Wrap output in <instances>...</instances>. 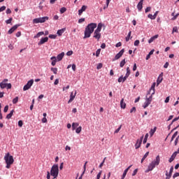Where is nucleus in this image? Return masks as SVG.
<instances>
[{"label": "nucleus", "mask_w": 179, "mask_h": 179, "mask_svg": "<svg viewBox=\"0 0 179 179\" xmlns=\"http://www.w3.org/2000/svg\"><path fill=\"white\" fill-rule=\"evenodd\" d=\"M97 27L96 23H90L86 27L85 30V36L83 38H89L92 36V33L94 31V29Z\"/></svg>", "instance_id": "obj_1"}, {"label": "nucleus", "mask_w": 179, "mask_h": 179, "mask_svg": "<svg viewBox=\"0 0 179 179\" xmlns=\"http://www.w3.org/2000/svg\"><path fill=\"white\" fill-rule=\"evenodd\" d=\"M160 164V155H157L155 158V160L152 161L149 164L148 169L145 171V173H149V171H152L153 169L156 167V166H159Z\"/></svg>", "instance_id": "obj_2"}, {"label": "nucleus", "mask_w": 179, "mask_h": 179, "mask_svg": "<svg viewBox=\"0 0 179 179\" xmlns=\"http://www.w3.org/2000/svg\"><path fill=\"white\" fill-rule=\"evenodd\" d=\"M58 174H59V169H58V164H54L50 170V176L53 177V178H57L58 177Z\"/></svg>", "instance_id": "obj_3"}, {"label": "nucleus", "mask_w": 179, "mask_h": 179, "mask_svg": "<svg viewBox=\"0 0 179 179\" xmlns=\"http://www.w3.org/2000/svg\"><path fill=\"white\" fill-rule=\"evenodd\" d=\"M9 80L4 79L1 83H0L1 89H12V84L8 83Z\"/></svg>", "instance_id": "obj_4"}, {"label": "nucleus", "mask_w": 179, "mask_h": 179, "mask_svg": "<svg viewBox=\"0 0 179 179\" xmlns=\"http://www.w3.org/2000/svg\"><path fill=\"white\" fill-rule=\"evenodd\" d=\"M4 160L6 163H8V164H13L15 159H13V156L10 155V153L8 152L4 156Z\"/></svg>", "instance_id": "obj_5"}, {"label": "nucleus", "mask_w": 179, "mask_h": 179, "mask_svg": "<svg viewBox=\"0 0 179 179\" xmlns=\"http://www.w3.org/2000/svg\"><path fill=\"white\" fill-rule=\"evenodd\" d=\"M48 17H42L38 18H35L33 20L34 24H38V23H44L46 20H48Z\"/></svg>", "instance_id": "obj_6"}, {"label": "nucleus", "mask_w": 179, "mask_h": 179, "mask_svg": "<svg viewBox=\"0 0 179 179\" xmlns=\"http://www.w3.org/2000/svg\"><path fill=\"white\" fill-rule=\"evenodd\" d=\"M34 83V80L31 79V80H29L27 82V85H25L23 87L24 92H26V90H29V89H30V87H31V86H33Z\"/></svg>", "instance_id": "obj_7"}, {"label": "nucleus", "mask_w": 179, "mask_h": 179, "mask_svg": "<svg viewBox=\"0 0 179 179\" xmlns=\"http://www.w3.org/2000/svg\"><path fill=\"white\" fill-rule=\"evenodd\" d=\"M152 97H153V95L151 94V96H150L149 98H147L145 99V102L143 105V108H146L147 107H149L150 104L152 103V100H153Z\"/></svg>", "instance_id": "obj_8"}, {"label": "nucleus", "mask_w": 179, "mask_h": 179, "mask_svg": "<svg viewBox=\"0 0 179 179\" xmlns=\"http://www.w3.org/2000/svg\"><path fill=\"white\" fill-rule=\"evenodd\" d=\"M93 37L99 41L100 38H101V34L100 33V31H97V29H95Z\"/></svg>", "instance_id": "obj_9"}, {"label": "nucleus", "mask_w": 179, "mask_h": 179, "mask_svg": "<svg viewBox=\"0 0 179 179\" xmlns=\"http://www.w3.org/2000/svg\"><path fill=\"white\" fill-rule=\"evenodd\" d=\"M143 141V136H142L140 139L137 140V141L135 144L136 149H139V148H141V145H142V141Z\"/></svg>", "instance_id": "obj_10"}, {"label": "nucleus", "mask_w": 179, "mask_h": 179, "mask_svg": "<svg viewBox=\"0 0 179 179\" xmlns=\"http://www.w3.org/2000/svg\"><path fill=\"white\" fill-rule=\"evenodd\" d=\"M124 52H125L124 49H122L120 52H118L115 56V59H120L122 55H124Z\"/></svg>", "instance_id": "obj_11"}, {"label": "nucleus", "mask_w": 179, "mask_h": 179, "mask_svg": "<svg viewBox=\"0 0 179 179\" xmlns=\"http://www.w3.org/2000/svg\"><path fill=\"white\" fill-rule=\"evenodd\" d=\"M17 27H20V24H15L13 27H11L8 30V34H12V33H13V31H15V30H16Z\"/></svg>", "instance_id": "obj_12"}, {"label": "nucleus", "mask_w": 179, "mask_h": 179, "mask_svg": "<svg viewBox=\"0 0 179 179\" xmlns=\"http://www.w3.org/2000/svg\"><path fill=\"white\" fill-rule=\"evenodd\" d=\"M48 41V37L42 38L41 41L38 43V45H43V44L47 43Z\"/></svg>", "instance_id": "obj_13"}, {"label": "nucleus", "mask_w": 179, "mask_h": 179, "mask_svg": "<svg viewBox=\"0 0 179 179\" xmlns=\"http://www.w3.org/2000/svg\"><path fill=\"white\" fill-rule=\"evenodd\" d=\"M75 97H76V91L75 92V94L73 95V92H72L70 94V99L68 101V103L69 104V103H72L73 100H75Z\"/></svg>", "instance_id": "obj_14"}, {"label": "nucleus", "mask_w": 179, "mask_h": 179, "mask_svg": "<svg viewBox=\"0 0 179 179\" xmlns=\"http://www.w3.org/2000/svg\"><path fill=\"white\" fill-rule=\"evenodd\" d=\"M143 8V0H141L137 5V9H138V11L141 12Z\"/></svg>", "instance_id": "obj_15"}, {"label": "nucleus", "mask_w": 179, "mask_h": 179, "mask_svg": "<svg viewBox=\"0 0 179 179\" xmlns=\"http://www.w3.org/2000/svg\"><path fill=\"white\" fill-rule=\"evenodd\" d=\"M161 82H163V73H162L159 76V77H158V78H157V86H159V84L161 83Z\"/></svg>", "instance_id": "obj_16"}, {"label": "nucleus", "mask_w": 179, "mask_h": 179, "mask_svg": "<svg viewBox=\"0 0 179 179\" xmlns=\"http://www.w3.org/2000/svg\"><path fill=\"white\" fill-rule=\"evenodd\" d=\"M131 167H132V165H130L129 167H127V168L124 170V173H123V174H122V178H121V179L125 178V177L127 176V173H128V171H129V169H131Z\"/></svg>", "instance_id": "obj_17"}, {"label": "nucleus", "mask_w": 179, "mask_h": 179, "mask_svg": "<svg viewBox=\"0 0 179 179\" xmlns=\"http://www.w3.org/2000/svg\"><path fill=\"white\" fill-rule=\"evenodd\" d=\"M87 9V6H83L81 9H80L78 10L79 16H80L83 13V12H85V10H86Z\"/></svg>", "instance_id": "obj_18"}, {"label": "nucleus", "mask_w": 179, "mask_h": 179, "mask_svg": "<svg viewBox=\"0 0 179 179\" xmlns=\"http://www.w3.org/2000/svg\"><path fill=\"white\" fill-rule=\"evenodd\" d=\"M65 31H66V28H63L62 29H59L57 32V34L58 36H62V34H64V33H65Z\"/></svg>", "instance_id": "obj_19"}, {"label": "nucleus", "mask_w": 179, "mask_h": 179, "mask_svg": "<svg viewBox=\"0 0 179 179\" xmlns=\"http://www.w3.org/2000/svg\"><path fill=\"white\" fill-rule=\"evenodd\" d=\"M176 157H177V152H173V154L171 155L169 160V163H172V162H174V159H176Z\"/></svg>", "instance_id": "obj_20"}, {"label": "nucleus", "mask_w": 179, "mask_h": 179, "mask_svg": "<svg viewBox=\"0 0 179 179\" xmlns=\"http://www.w3.org/2000/svg\"><path fill=\"white\" fill-rule=\"evenodd\" d=\"M64 55H65L64 52H62V53L59 54L57 56V61H62V58H64Z\"/></svg>", "instance_id": "obj_21"}, {"label": "nucleus", "mask_w": 179, "mask_h": 179, "mask_svg": "<svg viewBox=\"0 0 179 179\" xmlns=\"http://www.w3.org/2000/svg\"><path fill=\"white\" fill-rule=\"evenodd\" d=\"M120 107L121 108H122L123 110L126 108L127 107V103H125V102H124V98H122L120 101Z\"/></svg>", "instance_id": "obj_22"}, {"label": "nucleus", "mask_w": 179, "mask_h": 179, "mask_svg": "<svg viewBox=\"0 0 179 179\" xmlns=\"http://www.w3.org/2000/svg\"><path fill=\"white\" fill-rule=\"evenodd\" d=\"M159 38V35L157 34L151 37L148 41L149 44H150L151 43H153L156 40V38Z\"/></svg>", "instance_id": "obj_23"}, {"label": "nucleus", "mask_w": 179, "mask_h": 179, "mask_svg": "<svg viewBox=\"0 0 179 179\" xmlns=\"http://www.w3.org/2000/svg\"><path fill=\"white\" fill-rule=\"evenodd\" d=\"M173 170H174V167H173V166H171V169H170V171H169V176H167V177L166 178V179L171 178V175L173 174Z\"/></svg>", "instance_id": "obj_24"}, {"label": "nucleus", "mask_w": 179, "mask_h": 179, "mask_svg": "<svg viewBox=\"0 0 179 179\" xmlns=\"http://www.w3.org/2000/svg\"><path fill=\"white\" fill-rule=\"evenodd\" d=\"M50 59L52 60V66H55V64H57V57L54 56V57H52Z\"/></svg>", "instance_id": "obj_25"}, {"label": "nucleus", "mask_w": 179, "mask_h": 179, "mask_svg": "<svg viewBox=\"0 0 179 179\" xmlns=\"http://www.w3.org/2000/svg\"><path fill=\"white\" fill-rule=\"evenodd\" d=\"M13 113H15V110H12L10 113L6 115L7 120H10V118H12V115H13Z\"/></svg>", "instance_id": "obj_26"}, {"label": "nucleus", "mask_w": 179, "mask_h": 179, "mask_svg": "<svg viewBox=\"0 0 179 179\" xmlns=\"http://www.w3.org/2000/svg\"><path fill=\"white\" fill-rule=\"evenodd\" d=\"M155 86H156V83H154L152 86H151V88L150 90V92H152V96H153V94H155Z\"/></svg>", "instance_id": "obj_27"}, {"label": "nucleus", "mask_w": 179, "mask_h": 179, "mask_svg": "<svg viewBox=\"0 0 179 179\" xmlns=\"http://www.w3.org/2000/svg\"><path fill=\"white\" fill-rule=\"evenodd\" d=\"M78 127H79V123L73 122L72 124V129H73V131H75V129H76V128H78Z\"/></svg>", "instance_id": "obj_28"}, {"label": "nucleus", "mask_w": 179, "mask_h": 179, "mask_svg": "<svg viewBox=\"0 0 179 179\" xmlns=\"http://www.w3.org/2000/svg\"><path fill=\"white\" fill-rule=\"evenodd\" d=\"M43 34H44V31H40L34 38H38V37L43 36Z\"/></svg>", "instance_id": "obj_29"}, {"label": "nucleus", "mask_w": 179, "mask_h": 179, "mask_svg": "<svg viewBox=\"0 0 179 179\" xmlns=\"http://www.w3.org/2000/svg\"><path fill=\"white\" fill-rule=\"evenodd\" d=\"M102 27H103V24L99 23L96 30H97L98 31H101Z\"/></svg>", "instance_id": "obj_30"}, {"label": "nucleus", "mask_w": 179, "mask_h": 179, "mask_svg": "<svg viewBox=\"0 0 179 179\" xmlns=\"http://www.w3.org/2000/svg\"><path fill=\"white\" fill-rule=\"evenodd\" d=\"M156 129H157V127H154V129H152L150 131V135H153L155 134V132H156Z\"/></svg>", "instance_id": "obj_31"}, {"label": "nucleus", "mask_w": 179, "mask_h": 179, "mask_svg": "<svg viewBox=\"0 0 179 179\" xmlns=\"http://www.w3.org/2000/svg\"><path fill=\"white\" fill-rule=\"evenodd\" d=\"M51 71H52V72H53V73H55V75H57V73L58 72V69L52 67Z\"/></svg>", "instance_id": "obj_32"}, {"label": "nucleus", "mask_w": 179, "mask_h": 179, "mask_svg": "<svg viewBox=\"0 0 179 179\" xmlns=\"http://www.w3.org/2000/svg\"><path fill=\"white\" fill-rule=\"evenodd\" d=\"M81 131H82V127L80 126L77 127V129H76V134H80Z\"/></svg>", "instance_id": "obj_33"}, {"label": "nucleus", "mask_w": 179, "mask_h": 179, "mask_svg": "<svg viewBox=\"0 0 179 179\" xmlns=\"http://www.w3.org/2000/svg\"><path fill=\"white\" fill-rule=\"evenodd\" d=\"M131 31H130L128 34V35L126 36V41L128 42L129 41V39L131 38Z\"/></svg>", "instance_id": "obj_34"}, {"label": "nucleus", "mask_w": 179, "mask_h": 179, "mask_svg": "<svg viewBox=\"0 0 179 179\" xmlns=\"http://www.w3.org/2000/svg\"><path fill=\"white\" fill-rule=\"evenodd\" d=\"M12 20H13V18L10 17L8 20H6V24H10L12 23Z\"/></svg>", "instance_id": "obj_35"}, {"label": "nucleus", "mask_w": 179, "mask_h": 179, "mask_svg": "<svg viewBox=\"0 0 179 179\" xmlns=\"http://www.w3.org/2000/svg\"><path fill=\"white\" fill-rule=\"evenodd\" d=\"M173 33H178V28H177V27H174L173 28L172 34H173Z\"/></svg>", "instance_id": "obj_36"}, {"label": "nucleus", "mask_w": 179, "mask_h": 179, "mask_svg": "<svg viewBox=\"0 0 179 179\" xmlns=\"http://www.w3.org/2000/svg\"><path fill=\"white\" fill-rule=\"evenodd\" d=\"M19 101V97L16 96L15 99H13V103L16 104Z\"/></svg>", "instance_id": "obj_37"}, {"label": "nucleus", "mask_w": 179, "mask_h": 179, "mask_svg": "<svg viewBox=\"0 0 179 179\" xmlns=\"http://www.w3.org/2000/svg\"><path fill=\"white\" fill-rule=\"evenodd\" d=\"M117 82H119V83H121V82H125V81H124V76H121L118 78Z\"/></svg>", "instance_id": "obj_38"}, {"label": "nucleus", "mask_w": 179, "mask_h": 179, "mask_svg": "<svg viewBox=\"0 0 179 179\" xmlns=\"http://www.w3.org/2000/svg\"><path fill=\"white\" fill-rule=\"evenodd\" d=\"M126 62L125 59H124L121 62H120V68H123L124 65H125Z\"/></svg>", "instance_id": "obj_39"}, {"label": "nucleus", "mask_w": 179, "mask_h": 179, "mask_svg": "<svg viewBox=\"0 0 179 179\" xmlns=\"http://www.w3.org/2000/svg\"><path fill=\"white\" fill-rule=\"evenodd\" d=\"M66 12V8L63 7L60 9V13H65Z\"/></svg>", "instance_id": "obj_40"}, {"label": "nucleus", "mask_w": 179, "mask_h": 179, "mask_svg": "<svg viewBox=\"0 0 179 179\" xmlns=\"http://www.w3.org/2000/svg\"><path fill=\"white\" fill-rule=\"evenodd\" d=\"M127 76H129V75H131V70L129 69V67L127 68V73H126Z\"/></svg>", "instance_id": "obj_41"}, {"label": "nucleus", "mask_w": 179, "mask_h": 179, "mask_svg": "<svg viewBox=\"0 0 179 179\" xmlns=\"http://www.w3.org/2000/svg\"><path fill=\"white\" fill-rule=\"evenodd\" d=\"M103 68V64L99 63L96 66V69H101Z\"/></svg>", "instance_id": "obj_42"}, {"label": "nucleus", "mask_w": 179, "mask_h": 179, "mask_svg": "<svg viewBox=\"0 0 179 179\" xmlns=\"http://www.w3.org/2000/svg\"><path fill=\"white\" fill-rule=\"evenodd\" d=\"M148 17H149V19H152V20L156 19V18L155 17V15H152V14H149V15H148Z\"/></svg>", "instance_id": "obj_43"}, {"label": "nucleus", "mask_w": 179, "mask_h": 179, "mask_svg": "<svg viewBox=\"0 0 179 179\" xmlns=\"http://www.w3.org/2000/svg\"><path fill=\"white\" fill-rule=\"evenodd\" d=\"M49 38L55 39V38H57V35L50 34L49 35Z\"/></svg>", "instance_id": "obj_44"}, {"label": "nucleus", "mask_w": 179, "mask_h": 179, "mask_svg": "<svg viewBox=\"0 0 179 179\" xmlns=\"http://www.w3.org/2000/svg\"><path fill=\"white\" fill-rule=\"evenodd\" d=\"M72 54H73V51H72V50H69L66 52V55H68V57H71V55H72Z\"/></svg>", "instance_id": "obj_45"}, {"label": "nucleus", "mask_w": 179, "mask_h": 179, "mask_svg": "<svg viewBox=\"0 0 179 179\" xmlns=\"http://www.w3.org/2000/svg\"><path fill=\"white\" fill-rule=\"evenodd\" d=\"M122 125H120L115 131V134H118V132H120V131L121 130Z\"/></svg>", "instance_id": "obj_46"}, {"label": "nucleus", "mask_w": 179, "mask_h": 179, "mask_svg": "<svg viewBox=\"0 0 179 179\" xmlns=\"http://www.w3.org/2000/svg\"><path fill=\"white\" fill-rule=\"evenodd\" d=\"M141 42L139 41V40H136L135 41H134V45L136 46V47H138V45H139V43H140Z\"/></svg>", "instance_id": "obj_47"}, {"label": "nucleus", "mask_w": 179, "mask_h": 179, "mask_svg": "<svg viewBox=\"0 0 179 179\" xmlns=\"http://www.w3.org/2000/svg\"><path fill=\"white\" fill-rule=\"evenodd\" d=\"M101 173H103V171H100L99 173L96 176V179H100V178L101 177Z\"/></svg>", "instance_id": "obj_48"}, {"label": "nucleus", "mask_w": 179, "mask_h": 179, "mask_svg": "<svg viewBox=\"0 0 179 179\" xmlns=\"http://www.w3.org/2000/svg\"><path fill=\"white\" fill-rule=\"evenodd\" d=\"M104 162H106V157L103 159V162L99 165V169H101L104 166Z\"/></svg>", "instance_id": "obj_49"}, {"label": "nucleus", "mask_w": 179, "mask_h": 179, "mask_svg": "<svg viewBox=\"0 0 179 179\" xmlns=\"http://www.w3.org/2000/svg\"><path fill=\"white\" fill-rule=\"evenodd\" d=\"M179 120V116L178 117H175L173 120L172 122L171 123L170 125H173V122H176V121H178Z\"/></svg>", "instance_id": "obj_50"}, {"label": "nucleus", "mask_w": 179, "mask_h": 179, "mask_svg": "<svg viewBox=\"0 0 179 179\" xmlns=\"http://www.w3.org/2000/svg\"><path fill=\"white\" fill-rule=\"evenodd\" d=\"M8 110H9V106L7 105L4 107V113H8Z\"/></svg>", "instance_id": "obj_51"}, {"label": "nucleus", "mask_w": 179, "mask_h": 179, "mask_svg": "<svg viewBox=\"0 0 179 179\" xmlns=\"http://www.w3.org/2000/svg\"><path fill=\"white\" fill-rule=\"evenodd\" d=\"M148 135H145L144 139H143V143H146L148 142Z\"/></svg>", "instance_id": "obj_52"}, {"label": "nucleus", "mask_w": 179, "mask_h": 179, "mask_svg": "<svg viewBox=\"0 0 179 179\" xmlns=\"http://www.w3.org/2000/svg\"><path fill=\"white\" fill-rule=\"evenodd\" d=\"M136 107H133L131 110H130V113H136Z\"/></svg>", "instance_id": "obj_53"}, {"label": "nucleus", "mask_w": 179, "mask_h": 179, "mask_svg": "<svg viewBox=\"0 0 179 179\" xmlns=\"http://www.w3.org/2000/svg\"><path fill=\"white\" fill-rule=\"evenodd\" d=\"M6 9V6H3L0 8V12H3Z\"/></svg>", "instance_id": "obj_54"}, {"label": "nucleus", "mask_w": 179, "mask_h": 179, "mask_svg": "<svg viewBox=\"0 0 179 179\" xmlns=\"http://www.w3.org/2000/svg\"><path fill=\"white\" fill-rule=\"evenodd\" d=\"M100 51H101L100 49H98L96 51V57H99L100 55Z\"/></svg>", "instance_id": "obj_55"}, {"label": "nucleus", "mask_w": 179, "mask_h": 179, "mask_svg": "<svg viewBox=\"0 0 179 179\" xmlns=\"http://www.w3.org/2000/svg\"><path fill=\"white\" fill-rule=\"evenodd\" d=\"M18 127H23V121L20 120L18 122Z\"/></svg>", "instance_id": "obj_56"}, {"label": "nucleus", "mask_w": 179, "mask_h": 179, "mask_svg": "<svg viewBox=\"0 0 179 179\" xmlns=\"http://www.w3.org/2000/svg\"><path fill=\"white\" fill-rule=\"evenodd\" d=\"M50 174H51V173H50V171H48V172H47V177H46L47 179L51 178V175H50Z\"/></svg>", "instance_id": "obj_57"}, {"label": "nucleus", "mask_w": 179, "mask_h": 179, "mask_svg": "<svg viewBox=\"0 0 179 179\" xmlns=\"http://www.w3.org/2000/svg\"><path fill=\"white\" fill-rule=\"evenodd\" d=\"M176 177H179V173L176 172L173 176V178H176Z\"/></svg>", "instance_id": "obj_58"}, {"label": "nucleus", "mask_w": 179, "mask_h": 179, "mask_svg": "<svg viewBox=\"0 0 179 179\" xmlns=\"http://www.w3.org/2000/svg\"><path fill=\"white\" fill-rule=\"evenodd\" d=\"M152 9V8L150 7H147L145 8V13H148V12H150V10Z\"/></svg>", "instance_id": "obj_59"}, {"label": "nucleus", "mask_w": 179, "mask_h": 179, "mask_svg": "<svg viewBox=\"0 0 179 179\" xmlns=\"http://www.w3.org/2000/svg\"><path fill=\"white\" fill-rule=\"evenodd\" d=\"M6 13H7V15H9V14L12 13V10H10V8H7Z\"/></svg>", "instance_id": "obj_60"}, {"label": "nucleus", "mask_w": 179, "mask_h": 179, "mask_svg": "<svg viewBox=\"0 0 179 179\" xmlns=\"http://www.w3.org/2000/svg\"><path fill=\"white\" fill-rule=\"evenodd\" d=\"M148 156H149V152H147L144 155V156L143 157V158L144 159H145L146 157H148Z\"/></svg>", "instance_id": "obj_61"}, {"label": "nucleus", "mask_w": 179, "mask_h": 179, "mask_svg": "<svg viewBox=\"0 0 179 179\" xmlns=\"http://www.w3.org/2000/svg\"><path fill=\"white\" fill-rule=\"evenodd\" d=\"M85 22V18H80L78 20V23H83Z\"/></svg>", "instance_id": "obj_62"}, {"label": "nucleus", "mask_w": 179, "mask_h": 179, "mask_svg": "<svg viewBox=\"0 0 179 179\" xmlns=\"http://www.w3.org/2000/svg\"><path fill=\"white\" fill-rule=\"evenodd\" d=\"M137 173H138V169H135V170L134 171L133 173H132V176H136Z\"/></svg>", "instance_id": "obj_63"}, {"label": "nucleus", "mask_w": 179, "mask_h": 179, "mask_svg": "<svg viewBox=\"0 0 179 179\" xmlns=\"http://www.w3.org/2000/svg\"><path fill=\"white\" fill-rule=\"evenodd\" d=\"M65 150H71V147L69 145H66L65 147Z\"/></svg>", "instance_id": "obj_64"}]
</instances>
